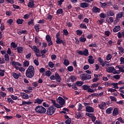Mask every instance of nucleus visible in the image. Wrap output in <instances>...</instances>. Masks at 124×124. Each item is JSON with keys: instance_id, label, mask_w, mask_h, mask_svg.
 Returning a JSON list of instances; mask_svg holds the SVG:
<instances>
[{"instance_id": "1", "label": "nucleus", "mask_w": 124, "mask_h": 124, "mask_svg": "<svg viewBox=\"0 0 124 124\" xmlns=\"http://www.w3.org/2000/svg\"><path fill=\"white\" fill-rule=\"evenodd\" d=\"M25 74L27 78H32L34 76V67L32 65L29 66L26 71Z\"/></svg>"}, {"instance_id": "2", "label": "nucleus", "mask_w": 124, "mask_h": 124, "mask_svg": "<svg viewBox=\"0 0 124 124\" xmlns=\"http://www.w3.org/2000/svg\"><path fill=\"white\" fill-rule=\"evenodd\" d=\"M36 113L39 114H45L47 110L45 108L43 107L42 106H37L35 108Z\"/></svg>"}, {"instance_id": "3", "label": "nucleus", "mask_w": 124, "mask_h": 124, "mask_svg": "<svg viewBox=\"0 0 124 124\" xmlns=\"http://www.w3.org/2000/svg\"><path fill=\"white\" fill-rule=\"evenodd\" d=\"M56 109H57V108H55V107H54V106H51L49 107L47 110V115H48V116H52V115H53V114L55 113Z\"/></svg>"}, {"instance_id": "4", "label": "nucleus", "mask_w": 124, "mask_h": 124, "mask_svg": "<svg viewBox=\"0 0 124 124\" xmlns=\"http://www.w3.org/2000/svg\"><path fill=\"white\" fill-rule=\"evenodd\" d=\"M80 77L82 81H85L86 80H91V79H92V76L88 74H81L80 75Z\"/></svg>"}, {"instance_id": "5", "label": "nucleus", "mask_w": 124, "mask_h": 124, "mask_svg": "<svg viewBox=\"0 0 124 124\" xmlns=\"http://www.w3.org/2000/svg\"><path fill=\"white\" fill-rule=\"evenodd\" d=\"M12 65H13L14 66H15V68L16 70H19V68L18 66H22V64L20 63V62H15V61H13L11 62ZM17 65L18 66H17Z\"/></svg>"}, {"instance_id": "6", "label": "nucleus", "mask_w": 124, "mask_h": 124, "mask_svg": "<svg viewBox=\"0 0 124 124\" xmlns=\"http://www.w3.org/2000/svg\"><path fill=\"white\" fill-rule=\"evenodd\" d=\"M57 101L58 103H59V104H60V105H64L65 103V101L64 100V99L61 96H59L58 97V98L57 99Z\"/></svg>"}, {"instance_id": "7", "label": "nucleus", "mask_w": 124, "mask_h": 124, "mask_svg": "<svg viewBox=\"0 0 124 124\" xmlns=\"http://www.w3.org/2000/svg\"><path fill=\"white\" fill-rule=\"evenodd\" d=\"M86 111L88 113H93L94 112V108L90 106H87L86 108Z\"/></svg>"}, {"instance_id": "8", "label": "nucleus", "mask_w": 124, "mask_h": 124, "mask_svg": "<svg viewBox=\"0 0 124 124\" xmlns=\"http://www.w3.org/2000/svg\"><path fill=\"white\" fill-rule=\"evenodd\" d=\"M57 44H62L63 46L66 45V43L63 40L61 39L60 38H58L56 41Z\"/></svg>"}, {"instance_id": "9", "label": "nucleus", "mask_w": 124, "mask_h": 124, "mask_svg": "<svg viewBox=\"0 0 124 124\" xmlns=\"http://www.w3.org/2000/svg\"><path fill=\"white\" fill-rule=\"evenodd\" d=\"M92 11L93 13H100V11H101V10L96 6H94L92 8Z\"/></svg>"}, {"instance_id": "10", "label": "nucleus", "mask_w": 124, "mask_h": 124, "mask_svg": "<svg viewBox=\"0 0 124 124\" xmlns=\"http://www.w3.org/2000/svg\"><path fill=\"white\" fill-rule=\"evenodd\" d=\"M107 71L109 73H114L116 71V69L113 66H110L107 69Z\"/></svg>"}, {"instance_id": "11", "label": "nucleus", "mask_w": 124, "mask_h": 124, "mask_svg": "<svg viewBox=\"0 0 124 124\" xmlns=\"http://www.w3.org/2000/svg\"><path fill=\"white\" fill-rule=\"evenodd\" d=\"M93 58L92 55L89 56L88 62L90 64H93V63H94V59H93Z\"/></svg>"}, {"instance_id": "12", "label": "nucleus", "mask_w": 124, "mask_h": 124, "mask_svg": "<svg viewBox=\"0 0 124 124\" xmlns=\"http://www.w3.org/2000/svg\"><path fill=\"white\" fill-rule=\"evenodd\" d=\"M20 95L23 99H29V95L27 94L26 93H20Z\"/></svg>"}, {"instance_id": "13", "label": "nucleus", "mask_w": 124, "mask_h": 124, "mask_svg": "<svg viewBox=\"0 0 124 124\" xmlns=\"http://www.w3.org/2000/svg\"><path fill=\"white\" fill-rule=\"evenodd\" d=\"M30 8H33L34 7V1L33 0H30L27 5Z\"/></svg>"}, {"instance_id": "14", "label": "nucleus", "mask_w": 124, "mask_h": 124, "mask_svg": "<svg viewBox=\"0 0 124 124\" xmlns=\"http://www.w3.org/2000/svg\"><path fill=\"white\" fill-rule=\"evenodd\" d=\"M31 49L35 53V55H36V54H38L40 52L39 48H38L37 46H33Z\"/></svg>"}, {"instance_id": "15", "label": "nucleus", "mask_w": 124, "mask_h": 124, "mask_svg": "<svg viewBox=\"0 0 124 124\" xmlns=\"http://www.w3.org/2000/svg\"><path fill=\"white\" fill-rule=\"evenodd\" d=\"M90 4L86 2H81L80 4V6L81 8H87V7H89Z\"/></svg>"}, {"instance_id": "16", "label": "nucleus", "mask_w": 124, "mask_h": 124, "mask_svg": "<svg viewBox=\"0 0 124 124\" xmlns=\"http://www.w3.org/2000/svg\"><path fill=\"white\" fill-rule=\"evenodd\" d=\"M98 107L101 110H104V107H106V103L105 102H102L101 104L98 105Z\"/></svg>"}, {"instance_id": "17", "label": "nucleus", "mask_w": 124, "mask_h": 124, "mask_svg": "<svg viewBox=\"0 0 124 124\" xmlns=\"http://www.w3.org/2000/svg\"><path fill=\"white\" fill-rule=\"evenodd\" d=\"M12 75L13 77V78H14V79H16V80H17V79H19V77H20V76H21V74H18L15 72H13L12 73Z\"/></svg>"}, {"instance_id": "18", "label": "nucleus", "mask_w": 124, "mask_h": 124, "mask_svg": "<svg viewBox=\"0 0 124 124\" xmlns=\"http://www.w3.org/2000/svg\"><path fill=\"white\" fill-rule=\"evenodd\" d=\"M113 116H117L119 115V108H115L113 109V111L112 113Z\"/></svg>"}, {"instance_id": "19", "label": "nucleus", "mask_w": 124, "mask_h": 124, "mask_svg": "<svg viewBox=\"0 0 124 124\" xmlns=\"http://www.w3.org/2000/svg\"><path fill=\"white\" fill-rule=\"evenodd\" d=\"M17 52L18 54H23V50L24 48L22 46H17Z\"/></svg>"}, {"instance_id": "20", "label": "nucleus", "mask_w": 124, "mask_h": 124, "mask_svg": "<svg viewBox=\"0 0 124 124\" xmlns=\"http://www.w3.org/2000/svg\"><path fill=\"white\" fill-rule=\"evenodd\" d=\"M55 80H56L57 82H59V83L61 82V78L58 73H55Z\"/></svg>"}, {"instance_id": "21", "label": "nucleus", "mask_w": 124, "mask_h": 124, "mask_svg": "<svg viewBox=\"0 0 124 124\" xmlns=\"http://www.w3.org/2000/svg\"><path fill=\"white\" fill-rule=\"evenodd\" d=\"M121 30V26H116L113 30V31L114 32H118L119 31Z\"/></svg>"}, {"instance_id": "22", "label": "nucleus", "mask_w": 124, "mask_h": 124, "mask_svg": "<svg viewBox=\"0 0 124 124\" xmlns=\"http://www.w3.org/2000/svg\"><path fill=\"white\" fill-rule=\"evenodd\" d=\"M43 101H44L43 99H39L38 98L35 100L34 103H37L38 104H41L42 102H43Z\"/></svg>"}, {"instance_id": "23", "label": "nucleus", "mask_w": 124, "mask_h": 124, "mask_svg": "<svg viewBox=\"0 0 124 124\" xmlns=\"http://www.w3.org/2000/svg\"><path fill=\"white\" fill-rule=\"evenodd\" d=\"M112 111H113V108L110 107L106 109V114H111Z\"/></svg>"}, {"instance_id": "24", "label": "nucleus", "mask_w": 124, "mask_h": 124, "mask_svg": "<svg viewBox=\"0 0 124 124\" xmlns=\"http://www.w3.org/2000/svg\"><path fill=\"white\" fill-rule=\"evenodd\" d=\"M123 16H124V13L123 12H119L116 16V19L118 18L120 19Z\"/></svg>"}, {"instance_id": "25", "label": "nucleus", "mask_w": 124, "mask_h": 124, "mask_svg": "<svg viewBox=\"0 0 124 124\" xmlns=\"http://www.w3.org/2000/svg\"><path fill=\"white\" fill-rule=\"evenodd\" d=\"M66 112H67L68 113V112H69V109L68 108H63V110L60 111V113L61 114H66Z\"/></svg>"}, {"instance_id": "26", "label": "nucleus", "mask_w": 124, "mask_h": 124, "mask_svg": "<svg viewBox=\"0 0 124 124\" xmlns=\"http://www.w3.org/2000/svg\"><path fill=\"white\" fill-rule=\"evenodd\" d=\"M100 84V83L99 82L93 84L91 86V89H94V88H97V87H98Z\"/></svg>"}, {"instance_id": "27", "label": "nucleus", "mask_w": 124, "mask_h": 124, "mask_svg": "<svg viewBox=\"0 0 124 124\" xmlns=\"http://www.w3.org/2000/svg\"><path fill=\"white\" fill-rule=\"evenodd\" d=\"M83 56H86V57L89 56V50L88 49H85L83 51Z\"/></svg>"}, {"instance_id": "28", "label": "nucleus", "mask_w": 124, "mask_h": 124, "mask_svg": "<svg viewBox=\"0 0 124 124\" xmlns=\"http://www.w3.org/2000/svg\"><path fill=\"white\" fill-rule=\"evenodd\" d=\"M30 65V61L25 60L24 62L23 66L24 67H28Z\"/></svg>"}, {"instance_id": "29", "label": "nucleus", "mask_w": 124, "mask_h": 124, "mask_svg": "<svg viewBox=\"0 0 124 124\" xmlns=\"http://www.w3.org/2000/svg\"><path fill=\"white\" fill-rule=\"evenodd\" d=\"M22 104L24 105H31V104H32V102L31 101H22Z\"/></svg>"}, {"instance_id": "30", "label": "nucleus", "mask_w": 124, "mask_h": 124, "mask_svg": "<svg viewBox=\"0 0 124 124\" xmlns=\"http://www.w3.org/2000/svg\"><path fill=\"white\" fill-rule=\"evenodd\" d=\"M108 16H114L115 15V13L113 11H109L107 12Z\"/></svg>"}, {"instance_id": "31", "label": "nucleus", "mask_w": 124, "mask_h": 124, "mask_svg": "<svg viewBox=\"0 0 124 124\" xmlns=\"http://www.w3.org/2000/svg\"><path fill=\"white\" fill-rule=\"evenodd\" d=\"M76 85H77L78 87H81L82 85H84V81H78L76 82Z\"/></svg>"}, {"instance_id": "32", "label": "nucleus", "mask_w": 124, "mask_h": 124, "mask_svg": "<svg viewBox=\"0 0 124 124\" xmlns=\"http://www.w3.org/2000/svg\"><path fill=\"white\" fill-rule=\"evenodd\" d=\"M39 27H40V25L39 24H36L34 26V28L36 30V31H37V32H38V31H39V30H40Z\"/></svg>"}, {"instance_id": "33", "label": "nucleus", "mask_w": 124, "mask_h": 124, "mask_svg": "<svg viewBox=\"0 0 124 124\" xmlns=\"http://www.w3.org/2000/svg\"><path fill=\"white\" fill-rule=\"evenodd\" d=\"M78 112H80V111H82L81 110H82V109H83V107H84V106H83L82 105V104L81 103H79L78 105Z\"/></svg>"}, {"instance_id": "34", "label": "nucleus", "mask_w": 124, "mask_h": 124, "mask_svg": "<svg viewBox=\"0 0 124 124\" xmlns=\"http://www.w3.org/2000/svg\"><path fill=\"white\" fill-rule=\"evenodd\" d=\"M7 101L8 103H11V104H13V103H15V102L10 97L7 98Z\"/></svg>"}, {"instance_id": "35", "label": "nucleus", "mask_w": 124, "mask_h": 124, "mask_svg": "<svg viewBox=\"0 0 124 124\" xmlns=\"http://www.w3.org/2000/svg\"><path fill=\"white\" fill-rule=\"evenodd\" d=\"M23 22H24L23 19H21L20 18L17 19L16 20V23L18 25H22L23 24Z\"/></svg>"}, {"instance_id": "36", "label": "nucleus", "mask_w": 124, "mask_h": 124, "mask_svg": "<svg viewBox=\"0 0 124 124\" xmlns=\"http://www.w3.org/2000/svg\"><path fill=\"white\" fill-rule=\"evenodd\" d=\"M57 14H62L63 13V11L62 10V8H59L57 10L56 12Z\"/></svg>"}, {"instance_id": "37", "label": "nucleus", "mask_w": 124, "mask_h": 124, "mask_svg": "<svg viewBox=\"0 0 124 124\" xmlns=\"http://www.w3.org/2000/svg\"><path fill=\"white\" fill-rule=\"evenodd\" d=\"M91 87L89 85H82V89L84 90V91H88V89H89V88H90Z\"/></svg>"}, {"instance_id": "38", "label": "nucleus", "mask_w": 124, "mask_h": 124, "mask_svg": "<svg viewBox=\"0 0 124 124\" xmlns=\"http://www.w3.org/2000/svg\"><path fill=\"white\" fill-rule=\"evenodd\" d=\"M86 40H87V39L85 37H81L79 38L80 42H81L82 43H84V42H86Z\"/></svg>"}, {"instance_id": "39", "label": "nucleus", "mask_w": 124, "mask_h": 124, "mask_svg": "<svg viewBox=\"0 0 124 124\" xmlns=\"http://www.w3.org/2000/svg\"><path fill=\"white\" fill-rule=\"evenodd\" d=\"M67 70L69 71V72H72L74 70L73 66H69L67 67Z\"/></svg>"}, {"instance_id": "40", "label": "nucleus", "mask_w": 124, "mask_h": 124, "mask_svg": "<svg viewBox=\"0 0 124 124\" xmlns=\"http://www.w3.org/2000/svg\"><path fill=\"white\" fill-rule=\"evenodd\" d=\"M76 32H77V35H78L79 36H80L82 35L83 33V31L78 30H77Z\"/></svg>"}, {"instance_id": "41", "label": "nucleus", "mask_w": 124, "mask_h": 124, "mask_svg": "<svg viewBox=\"0 0 124 124\" xmlns=\"http://www.w3.org/2000/svg\"><path fill=\"white\" fill-rule=\"evenodd\" d=\"M11 46L13 48H17V46H18V45L16 44L15 42H12L11 43Z\"/></svg>"}, {"instance_id": "42", "label": "nucleus", "mask_w": 124, "mask_h": 124, "mask_svg": "<svg viewBox=\"0 0 124 124\" xmlns=\"http://www.w3.org/2000/svg\"><path fill=\"white\" fill-rule=\"evenodd\" d=\"M112 7L115 9V10H118L120 8L119 5H117V4H114L112 5Z\"/></svg>"}, {"instance_id": "43", "label": "nucleus", "mask_w": 124, "mask_h": 124, "mask_svg": "<svg viewBox=\"0 0 124 124\" xmlns=\"http://www.w3.org/2000/svg\"><path fill=\"white\" fill-rule=\"evenodd\" d=\"M111 85L112 86H114L113 88H114V89H119V86H118V83H112Z\"/></svg>"}, {"instance_id": "44", "label": "nucleus", "mask_w": 124, "mask_h": 124, "mask_svg": "<svg viewBox=\"0 0 124 124\" xmlns=\"http://www.w3.org/2000/svg\"><path fill=\"white\" fill-rule=\"evenodd\" d=\"M99 17H100V18H102L103 19H104V18H106V14H104L103 13H101L99 15Z\"/></svg>"}, {"instance_id": "45", "label": "nucleus", "mask_w": 124, "mask_h": 124, "mask_svg": "<svg viewBox=\"0 0 124 124\" xmlns=\"http://www.w3.org/2000/svg\"><path fill=\"white\" fill-rule=\"evenodd\" d=\"M48 66L49 67H50V68H53V67H54L55 66V64H54V63H53L52 62H48Z\"/></svg>"}, {"instance_id": "46", "label": "nucleus", "mask_w": 124, "mask_h": 124, "mask_svg": "<svg viewBox=\"0 0 124 124\" xmlns=\"http://www.w3.org/2000/svg\"><path fill=\"white\" fill-rule=\"evenodd\" d=\"M4 59L6 62H9V55L8 54H5Z\"/></svg>"}, {"instance_id": "47", "label": "nucleus", "mask_w": 124, "mask_h": 124, "mask_svg": "<svg viewBox=\"0 0 124 124\" xmlns=\"http://www.w3.org/2000/svg\"><path fill=\"white\" fill-rule=\"evenodd\" d=\"M52 75V73L51 72V71H46V76H47L48 77H50Z\"/></svg>"}, {"instance_id": "48", "label": "nucleus", "mask_w": 124, "mask_h": 124, "mask_svg": "<svg viewBox=\"0 0 124 124\" xmlns=\"http://www.w3.org/2000/svg\"><path fill=\"white\" fill-rule=\"evenodd\" d=\"M46 39L47 42H50L51 40V37L49 35H46Z\"/></svg>"}, {"instance_id": "49", "label": "nucleus", "mask_w": 124, "mask_h": 124, "mask_svg": "<svg viewBox=\"0 0 124 124\" xmlns=\"http://www.w3.org/2000/svg\"><path fill=\"white\" fill-rule=\"evenodd\" d=\"M106 65L107 66H108L109 65V62L107 61H105L104 62H103V64H102V66L103 67H104V66Z\"/></svg>"}, {"instance_id": "50", "label": "nucleus", "mask_w": 124, "mask_h": 124, "mask_svg": "<svg viewBox=\"0 0 124 124\" xmlns=\"http://www.w3.org/2000/svg\"><path fill=\"white\" fill-rule=\"evenodd\" d=\"M98 61L99 62H100L101 65H102V64H103V59L101 58V57H99L98 58Z\"/></svg>"}, {"instance_id": "51", "label": "nucleus", "mask_w": 124, "mask_h": 124, "mask_svg": "<svg viewBox=\"0 0 124 124\" xmlns=\"http://www.w3.org/2000/svg\"><path fill=\"white\" fill-rule=\"evenodd\" d=\"M106 59L107 61H110V60L112 59V55L110 54V53L107 55Z\"/></svg>"}, {"instance_id": "52", "label": "nucleus", "mask_w": 124, "mask_h": 124, "mask_svg": "<svg viewBox=\"0 0 124 124\" xmlns=\"http://www.w3.org/2000/svg\"><path fill=\"white\" fill-rule=\"evenodd\" d=\"M80 28H81V29H87V27L86 24L84 23H81L80 25Z\"/></svg>"}, {"instance_id": "53", "label": "nucleus", "mask_w": 124, "mask_h": 124, "mask_svg": "<svg viewBox=\"0 0 124 124\" xmlns=\"http://www.w3.org/2000/svg\"><path fill=\"white\" fill-rule=\"evenodd\" d=\"M69 80H71L72 82H74L75 80H76L77 78L75 76H71L69 78Z\"/></svg>"}, {"instance_id": "54", "label": "nucleus", "mask_w": 124, "mask_h": 124, "mask_svg": "<svg viewBox=\"0 0 124 124\" xmlns=\"http://www.w3.org/2000/svg\"><path fill=\"white\" fill-rule=\"evenodd\" d=\"M63 64H64V65H65L66 66H67L68 65H69V61H68V60L65 59V60L64 61Z\"/></svg>"}, {"instance_id": "55", "label": "nucleus", "mask_w": 124, "mask_h": 124, "mask_svg": "<svg viewBox=\"0 0 124 124\" xmlns=\"http://www.w3.org/2000/svg\"><path fill=\"white\" fill-rule=\"evenodd\" d=\"M4 70L0 69V76H1V77H3V76H4Z\"/></svg>"}, {"instance_id": "56", "label": "nucleus", "mask_w": 124, "mask_h": 124, "mask_svg": "<svg viewBox=\"0 0 124 124\" xmlns=\"http://www.w3.org/2000/svg\"><path fill=\"white\" fill-rule=\"evenodd\" d=\"M76 116L77 117V119H80V118H82V114H81V112L77 113Z\"/></svg>"}, {"instance_id": "57", "label": "nucleus", "mask_w": 124, "mask_h": 124, "mask_svg": "<svg viewBox=\"0 0 124 124\" xmlns=\"http://www.w3.org/2000/svg\"><path fill=\"white\" fill-rule=\"evenodd\" d=\"M109 98L111 100V101H117V98H115V96H109Z\"/></svg>"}, {"instance_id": "58", "label": "nucleus", "mask_w": 124, "mask_h": 124, "mask_svg": "<svg viewBox=\"0 0 124 124\" xmlns=\"http://www.w3.org/2000/svg\"><path fill=\"white\" fill-rule=\"evenodd\" d=\"M86 115L88 116V117H89V118H93V116H94L93 115V113H89L88 112L86 113Z\"/></svg>"}, {"instance_id": "59", "label": "nucleus", "mask_w": 124, "mask_h": 124, "mask_svg": "<svg viewBox=\"0 0 124 124\" xmlns=\"http://www.w3.org/2000/svg\"><path fill=\"white\" fill-rule=\"evenodd\" d=\"M6 15H7V16H11V15H12V12L11 11H6Z\"/></svg>"}, {"instance_id": "60", "label": "nucleus", "mask_w": 124, "mask_h": 124, "mask_svg": "<svg viewBox=\"0 0 124 124\" xmlns=\"http://www.w3.org/2000/svg\"><path fill=\"white\" fill-rule=\"evenodd\" d=\"M65 124H71V118H69V119H67V120H66L65 121Z\"/></svg>"}, {"instance_id": "61", "label": "nucleus", "mask_w": 124, "mask_h": 124, "mask_svg": "<svg viewBox=\"0 0 124 124\" xmlns=\"http://www.w3.org/2000/svg\"><path fill=\"white\" fill-rule=\"evenodd\" d=\"M11 97L13 100H17L18 99V96H15L14 95H12Z\"/></svg>"}, {"instance_id": "62", "label": "nucleus", "mask_w": 124, "mask_h": 124, "mask_svg": "<svg viewBox=\"0 0 124 124\" xmlns=\"http://www.w3.org/2000/svg\"><path fill=\"white\" fill-rule=\"evenodd\" d=\"M64 1V0H60L58 1V6H62V2Z\"/></svg>"}, {"instance_id": "63", "label": "nucleus", "mask_w": 124, "mask_h": 124, "mask_svg": "<svg viewBox=\"0 0 124 124\" xmlns=\"http://www.w3.org/2000/svg\"><path fill=\"white\" fill-rule=\"evenodd\" d=\"M0 94L1 95V96H2V97H5V96H6V93H4V92L1 91L0 92Z\"/></svg>"}, {"instance_id": "64", "label": "nucleus", "mask_w": 124, "mask_h": 124, "mask_svg": "<svg viewBox=\"0 0 124 124\" xmlns=\"http://www.w3.org/2000/svg\"><path fill=\"white\" fill-rule=\"evenodd\" d=\"M118 50L120 51L121 53H124V48L122 46L118 47Z\"/></svg>"}]
</instances>
